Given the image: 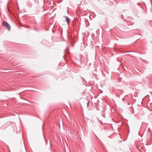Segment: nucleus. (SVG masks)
<instances>
[{"instance_id":"7ed1b4c3","label":"nucleus","mask_w":152,"mask_h":152,"mask_svg":"<svg viewBox=\"0 0 152 152\" xmlns=\"http://www.w3.org/2000/svg\"><path fill=\"white\" fill-rule=\"evenodd\" d=\"M47 141L46 140H45V142H46V145H47Z\"/></svg>"},{"instance_id":"f257e3e1","label":"nucleus","mask_w":152,"mask_h":152,"mask_svg":"<svg viewBox=\"0 0 152 152\" xmlns=\"http://www.w3.org/2000/svg\"><path fill=\"white\" fill-rule=\"evenodd\" d=\"M3 26H6L8 29L10 30L11 29V27L10 25L7 22L3 21Z\"/></svg>"},{"instance_id":"423d86ee","label":"nucleus","mask_w":152,"mask_h":152,"mask_svg":"<svg viewBox=\"0 0 152 152\" xmlns=\"http://www.w3.org/2000/svg\"><path fill=\"white\" fill-rule=\"evenodd\" d=\"M123 100H125V99H124V98H123Z\"/></svg>"},{"instance_id":"0eeeda50","label":"nucleus","mask_w":152,"mask_h":152,"mask_svg":"<svg viewBox=\"0 0 152 152\" xmlns=\"http://www.w3.org/2000/svg\"><path fill=\"white\" fill-rule=\"evenodd\" d=\"M86 58L87 59V60H88V58H87V57H86Z\"/></svg>"},{"instance_id":"39448f33","label":"nucleus","mask_w":152,"mask_h":152,"mask_svg":"<svg viewBox=\"0 0 152 152\" xmlns=\"http://www.w3.org/2000/svg\"><path fill=\"white\" fill-rule=\"evenodd\" d=\"M88 103H89V102H88L87 103V107H88Z\"/></svg>"},{"instance_id":"20e7f679","label":"nucleus","mask_w":152,"mask_h":152,"mask_svg":"<svg viewBox=\"0 0 152 152\" xmlns=\"http://www.w3.org/2000/svg\"><path fill=\"white\" fill-rule=\"evenodd\" d=\"M121 80V78L119 79H118V81H119V82H120Z\"/></svg>"},{"instance_id":"6e6552de","label":"nucleus","mask_w":152,"mask_h":152,"mask_svg":"<svg viewBox=\"0 0 152 152\" xmlns=\"http://www.w3.org/2000/svg\"><path fill=\"white\" fill-rule=\"evenodd\" d=\"M130 104L129 103H128V105H129Z\"/></svg>"},{"instance_id":"f03ea898","label":"nucleus","mask_w":152,"mask_h":152,"mask_svg":"<svg viewBox=\"0 0 152 152\" xmlns=\"http://www.w3.org/2000/svg\"><path fill=\"white\" fill-rule=\"evenodd\" d=\"M64 17L65 18V19L66 21L67 22V24L68 25H69V20H70L69 18L67 16H64Z\"/></svg>"}]
</instances>
